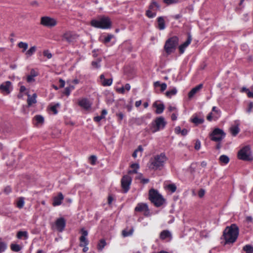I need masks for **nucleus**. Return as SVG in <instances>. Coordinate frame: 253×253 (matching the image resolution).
I'll return each mask as SVG.
<instances>
[{"label": "nucleus", "instance_id": "f257e3e1", "mask_svg": "<svg viewBox=\"0 0 253 253\" xmlns=\"http://www.w3.org/2000/svg\"><path fill=\"white\" fill-rule=\"evenodd\" d=\"M239 229L235 224L227 226L224 230L222 237L225 240L224 244H233L236 242L239 236Z\"/></svg>", "mask_w": 253, "mask_h": 253}, {"label": "nucleus", "instance_id": "f03ea898", "mask_svg": "<svg viewBox=\"0 0 253 253\" xmlns=\"http://www.w3.org/2000/svg\"><path fill=\"white\" fill-rule=\"evenodd\" d=\"M167 158L164 153L156 155L150 160V166L149 168L152 169H161Z\"/></svg>", "mask_w": 253, "mask_h": 253}, {"label": "nucleus", "instance_id": "7ed1b4c3", "mask_svg": "<svg viewBox=\"0 0 253 253\" xmlns=\"http://www.w3.org/2000/svg\"><path fill=\"white\" fill-rule=\"evenodd\" d=\"M90 25L97 28L109 29L111 27V22L108 17H102L97 20L93 19L91 21Z\"/></svg>", "mask_w": 253, "mask_h": 253}, {"label": "nucleus", "instance_id": "20e7f679", "mask_svg": "<svg viewBox=\"0 0 253 253\" xmlns=\"http://www.w3.org/2000/svg\"><path fill=\"white\" fill-rule=\"evenodd\" d=\"M149 199L157 207L161 206L165 202V199L158 191L151 189L149 192Z\"/></svg>", "mask_w": 253, "mask_h": 253}, {"label": "nucleus", "instance_id": "39448f33", "mask_svg": "<svg viewBox=\"0 0 253 253\" xmlns=\"http://www.w3.org/2000/svg\"><path fill=\"white\" fill-rule=\"evenodd\" d=\"M178 44V38L176 36H173L168 39L165 43L164 49L168 54L173 52Z\"/></svg>", "mask_w": 253, "mask_h": 253}, {"label": "nucleus", "instance_id": "423d86ee", "mask_svg": "<svg viewBox=\"0 0 253 253\" xmlns=\"http://www.w3.org/2000/svg\"><path fill=\"white\" fill-rule=\"evenodd\" d=\"M238 158L239 159L245 161H253V157L250 146L247 145L243 147L238 153Z\"/></svg>", "mask_w": 253, "mask_h": 253}, {"label": "nucleus", "instance_id": "0eeeda50", "mask_svg": "<svg viewBox=\"0 0 253 253\" xmlns=\"http://www.w3.org/2000/svg\"><path fill=\"white\" fill-rule=\"evenodd\" d=\"M166 122L165 121V119L163 117H159L156 118L154 122L151 124V131L154 133L161 129H163L165 127L166 125Z\"/></svg>", "mask_w": 253, "mask_h": 253}, {"label": "nucleus", "instance_id": "6e6552de", "mask_svg": "<svg viewBox=\"0 0 253 253\" xmlns=\"http://www.w3.org/2000/svg\"><path fill=\"white\" fill-rule=\"evenodd\" d=\"M225 136V133L219 128H215L211 133L210 134V137L211 140L215 142L221 141Z\"/></svg>", "mask_w": 253, "mask_h": 253}, {"label": "nucleus", "instance_id": "1a4fd4ad", "mask_svg": "<svg viewBox=\"0 0 253 253\" xmlns=\"http://www.w3.org/2000/svg\"><path fill=\"white\" fill-rule=\"evenodd\" d=\"M40 23L41 25L47 27H53L57 24V21L53 18L48 16H43L41 18Z\"/></svg>", "mask_w": 253, "mask_h": 253}, {"label": "nucleus", "instance_id": "9d476101", "mask_svg": "<svg viewBox=\"0 0 253 253\" xmlns=\"http://www.w3.org/2000/svg\"><path fill=\"white\" fill-rule=\"evenodd\" d=\"M131 178L128 175H124L121 179V186L124 193H126L130 188Z\"/></svg>", "mask_w": 253, "mask_h": 253}, {"label": "nucleus", "instance_id": "9b49d317", "mask_svg": "<svg viewBox=\"0 0 253 253\" xmlns=\"http://www.w3.org/2000/svg\"><path fill=\"white\" fill-rule=\"evenodd\" d=\"M79 36L71 31H67L62 35L63 40H66L69 43H73L76 41Z\"/></svg>", "mask_w": 253, "mask_h": 253}, {"label": "nucleus", "instance_id": "f8f14e48", "mask_svg": "<svg viewBox=\"0 0 253 253\" xmlns=\"http://www.w3.org/2000/svg\"><path fill=\"white\" fill-rule=\"evenodd\" d=\"M11 83L10 81H6L0 85V90L5 94H8L11 91Z\"/></svg>", "mask_w": 253, "mask_h": 253}, {"label": "nucleus", "instance_id": "ddd939ff", "mask_svg": "<svg viewBox=\"0 0 253 253\" xmlns=\"http://www.w3.org/2000/svg\"><path fill=\"white\" fill-rule=\"evenodd\" d=\"M55 225L59 232H62L64 229L66 225V221L63 217L57 219L55 222Z\"/></svg>", "mask_w": 253, "mask_h": 253}, {"label": "nucleus", "instance_id": "4468645a", "mask_svg": "<svg viewBox=\"0 0 253 253\" xmlns=\"http://www.w3.org/2000/svg\"><path fill=\"white\" fill-rule=\"evenodd\" d=\"M64 196L62 193H58L57 196L54 197L53 198L52 205L55 207L61 205Z\"/></svg>", "mask_w": 253, "mask_h": 253}, {"label": "nucleus", "instance_id": "2eb2a0df", "mask_svg": "<svg viewBox=\"0 0 253 253\" xmlns=\"http://www.w3.org/2000/svg\"><path fill=\"white\" fill-rule=\"evenodd\" d=\"M160 238L162 240L168 239V241H170L172 239V235L169 230H165L161 232Z\"/></svg>", "mask_w": 253, "mask_h": 253}, {"label": "nucleus", "instance_id": "dca6fc26", "mask_svg": "<svg viewBox=\"0 0 253 253\" xmlns=\"http://www.w3.org/2000/svg\"><path fill=\"white\" fill-rule=\"evenodd\" d=\"M191 36L190 34H188L186 41L179 46V52L181 54L184 52L185 48L191 43Z\"/></svg>", "mask_w": 253, "mask_h": 253}, {"label": "nucleus", "instance_id": "f3484780", "mask_svg": "<svg viewBox=\"0 0 253 253\" xmlns=\"http://www.w3.org/2000/svg\"><path fill=\"white\" fill-rule=\"evenodd\" d=\"M203 87V84H201L193 88L188 93V97L189 99L192 98L194 95L197 93Z\"/></svg>", "mask_w": 253, "mask_h": 253}, {"label": "nucleus", "instance_id": "a211bd4d", "mask_svg": "<svg viewBox=\"0 0 253 253\" xmlns=\"http://www.w3.org/2000/svg\"><path fill=\"white\" fill-rule=\"evenodd\" d=\"M39 75V73L36 72L34 69H31L30 74L27 77V82L28 83H32L35 81L34 77Z\"/></svg>", "mask_w": 253, "mask_h": 253}, {"label": "nucleus", "instance_id": "6ab92c4d", "mask_svg": "<svg viewBox=\"0 0 253 253\" xmlns=\"http://www.w3.org/2000/svg\"><path fill=\"white\" fill-rule=\"evenodd\" d=\"M135 211L141 212L143 211H148V208L146 204L140 203L138 204L135 208Z\"/></svg>", "mask_w": 253, "mask_h": 253}, {"label": "nucleus", "instance_id": "aec40b11", "mask_svg": "<svg viewBox=\"0 0 253 253\" xmlns=\"http://www.w3.org/2000/svg\"><path fill=\"white\" fill-rule=\"evenodd\" d=\"M153 107L156 108V110L155 111L156 113L157 114H161L165 109V106L164 104L161 103L158 104L157 102H155L153 104Z\"/></svg>", "mask_w": 253, "mask_h": 253}, {"label": "nucleus", "instance_id": "412c9836", "mask_svg": "<svg viewBox=\"0 0 253 253\" xmlns=\"http://www.w3.org/2000/svg\"><path fill=\"white\" fill-rule=\"evenodd\" d=\"M37 94L34 93L32 96L30 94H28L27 103L28 106H31L33 104L37 102L36 100Z\"/></svg>", "mask_w": 253, "mask_h": 253}, {"label": "nucleus", "instance_id": "4be33fe9", "mask_svg": "<svg viewBox=\"0 0 253 253\" xmlns=\"http://www.w3.org/2000/svg\"><path fill=\"white\" fill-rule=\"evenodd\" d=\"M79 104L83 108L87 109L90 107V104L86 99H83L79 101Z\"/></svg>", "mask_w": 253, "mask_h": 253}, {"label": "nucleus", "instance_id": "5701e85b", "mask_svg": "<svg viewBox=\"0 0 253 253\" xmlns=\"http://www.w3.org/2000/svg\"><path fill=\"white\" fill-rule=\"evenodd\" d=\"M158 28L162 30L165 28V22L163 17H159L157 19Z\"/></svg>", "mask_w": 253, "mask_h": 253}, {"label": "nucleus", "instance_id": "b1692460", "mask_svg": "<svg viewBox=\"0 0 253 253\" xmlns=\"http://www.w3.org/2000/svg\"><path fill=\"white\" fill-rule=\"evenodd\" d=\"M239 128L238 126H233L230 128V131L232 135L235 136L239 132Z\"/></svg>", "mask_w": 253, "mask_h": 253}, {"label": "nucleus", "instance_id": "393cba45", "mask_svg": "<svg viewBox=\"0 0 253 253\" xmlns=\"http://www.w3.org/2000/svg\"><path fill=\"white\" fill-rule=\"evenodd\" d=\"M130 167L132 169H134L133 170H130L128 171V174L137 173V169H139V166L138 164L134 163L131 165Z\"/></svg>", "mask_w": 253, "mask_h": 253}, {"label": "nucleus", "instance_id": "a878e982", "mask_svg": "<svg viewBox=\"0 0 253 253\" xmlns=\"http://www.w3.org/2000/svg\"><path fill=\"white\" fill-rule=\"evenodd\" d=\"M160 8V5L156 1L153 0L149 6V9L151 10H156Z\"/></svg>", "mask_w": 253, "mask_h": 253}, {"label": "nucleus", "instance_id": "bb28decb", "mask_svg": "<svg viewBox=\"0 0 253 253\" xmlns=\"http://www.w3.org/2000/svg\"><path fill=\"white\" fill-rule=\"evenodd\" d=\"M18 47L22 49V52H24L28 48V44L26 42H20L18 43Z\"/></svg>", "mask_w": 253, "mask_h": 253}, {"label": "nucleus", "instance_id": "cd10ccee", "mask_svg": "<svg viewBox=\"0 0 253 253\" xmlns=\"http://www.w3.org/2000/svg\"><path fill=\"white\" fill-rule=\"evenodd\" d=\"M191 122L196 125H198L203 123L204 120V119H199L197 117H195L191 120Z\"/></svg>", "mask_w": 253, "mask_h": 253}, {"label": "nucleus", "instance_id": "c85d7f7f", "mask_svg": "<svg viewBox=\"0 0 253 253\" xmlns=\"http://www.w3.org/2000/svg\"><path fill=\"white\" fill-rule=\"evenodd\" d=\"M177 93V89L176 88H173L172 89L167 91L166 92V95L170 98L172 95H175Z\"/></svg>", "mask_w": 253, "mask_h": 253}, {"label": "nucleus", "instance_id": "c756f323", "mask_svg": "<svg viewBox=\"0 0 253 253\" xmlns=\"http://www.w3.org/2000/svg\"><path fill=\"white\" fill-rule=\"evenodd\" d=\"M37 47L36 46H32L26 52V55L27 57L32 56L33 53L36 51Z\"/></svg>", "mask_w": 253, "mask_h": 253}, {"label": "nucleus", "instance_id": "7c9ffc66", "mask_svg": "<svg viewBox=\"0 0 253 253\" xmlns=\"http://www.w3.org/2000/svg\"><path fill=\"white\" fill-rule=\"evenodd\" d=\"M10 248L12 251L15 252H18L20 251L22 249L20 245L15 244H12L10 245Z\"/></svg>", "mask_w": 253, "mask_h": 253}, {"label": "nucleus", "instance_id": "2f4dec72", "mask_svg": "<svg viewBox=\"0 0 253 253\" xmlns=\"http://www.w3.org/2000/svg\"><path fill=\"white\" fill-rule=\"evenodd\" d=\"M81 247L86 246L88 244V241L86 239L85 237L81 236L80 238Z\"/></svg>", "mask_w": 253, "mask_h": 253}, {"label": "nucleus", "instance_id": "473e14b6", "mask_svg": "<svg viewBox=\"0 0 253 253\" xmlns=\"http://www.w3.org/2000/svg\"><path fill=\"white\" fill-rule=\"evenodd\" d=\"M106 245V243L105 240L104 239H101L97 245L98 250L99 251H102Z\"/></svg>", "mask_w": 253, "mask_h": 253}, {"label": "nucleus", "instance_id": "72a5a7b5", "mask_svg": "<svg viewBox=\"0 0 253 253\" xmlns=\"http://www.w3.org/2000/svg\"><path fill=\"white\" fill-rule=\"evenodd\" d=\"M219 161L221 163L227 164L229 161V158L228 156L223 155L219 157Z\"/></svg>", "mask_w": 253, "mask_h": 253}, {"label": "nucleus", "instance_id": "f704fd0d", "mask_svg": "<svg viewBox=\"0 0 253 253\" xmlns=\"http://www.w3.org/2000/svg\"><path fill=\"white\" fill-rule=\"evenodd\" d=\"M243 250L246 253H253V247L250 245H247L243 247Z\"/></svg>", "mask_w": 253, "mask_h": 253}, {"label": "nucleus", "instance_id": "c9c22d12", "mask_svg": "<svg viewBox=\"0 0 253 253\" xmlns=\"http://www.w3.org/2000/svg\"><path fill=\"white\" fill-rule=\"evenodd\" d=\"M24 237L25 239L28 238V233L26 231H19L17 233V237L18 239H21Z\"/></svg>", "mask_w": 253, "mask_h": 253}, {"label": "nucleus", "instance_id": "e433bc0d", "mask_svg": "<svg viewBox=\"0 0 253 253\" xmlns=\"http://www.w3.org/2000/svg\"><path fill=\"white\" fill-rule=\"evenodd\" d=\"M24 204V198L23 197H20L18 199V200L17 202V207L21 209L23 208Z\"/></svg>", "mask_w": 253, "mask_h": 253}, {"label": "nucleus", "instance_id": "4c0bfd02", "mask_svg": "<svg viewBox=\"0 0 253 253\" xmlns=\"http://www.w3.org/2000/svg\"><path fill=\"white\" fill-rule=\"evenodd\" d=\"M112 83V79H104L102 81H101V84L103 86H109Z\"/></svg>", "mask_w": 253, "mask_h": 253}, {"label": "nucleus", "instance_id": "58836bf2", "mask_svg": "<svg viewBox=\"0 0 253 253\" xmlns=\"http://www.w3.org/2000/svg\"><path fill=\"white\" fill-rule=\"evenodd\" d=\"M101 61V58H98L96 61H92L91 63L92 66L95 68H98L100 67L99 63Z\"/></svg>", "mask_w": 253, "mask_h": 253}, {"label": "nucleus", "instance_id": "ea45409f", "mask_svg": "<svg viewBox=\"0 0 253 253\" xmlns=\"http://www.w3.org/2000/svg\"><path fill=\"white\" fill-rule=\"evenodd\" d=\"M35 119L38 124H43L44 122V118L41 115H37L35 117Z\"/></svg>", "mask_w": 253, "mask_h": 253}, {"label": "nucleus", "instance_id": "a19ab883", "mask_svg": "<svg viewBox=\"0 0 253 253\" xmlns=\"http://www.w3.org/2000/svg\"><path fill=\"white\" fill-rule=\"evenodd\" d=\"M146 15L148 17L152 18L156 16V12H152L151 10L148 9L146 12Z\"/></svg>", "mask_w": 253, "mask_h": 253}, {"label": "nucleus", "instance_id": "79ce46f5", "mask_svg": "<svg viewBox=\"0 0 253 253\" xmlns=\"http://www.w3.org/2000/svg\"><path fill=\"white\" fill-rule=\"evenodd\" d=\"M114 37V36L112 34H109L104 40V43H107L110 42L111 40Z\"/></svg>", "mask_w": 253, "mask_h": 253}, {"label": "nucleus", "instance_id": "37998d69", "mask_svg": "<svg viewBox=\"0 0 253 253\" xmlns=\"http://www.w3.org/2000/svg\"><path fill=\"white\" fill-rule=\"evenodd\" d=\"M133 232V229H130L128 232L126 231V230H124L122 231V235L124 237H127L129 235H131Z\"/></svg>", "mask_w": 253, "mask_h": 253}, {"label": "nucleus", "instance_id": "c03bdc74", "mask_svg": "<svg viewBox=\"0 0 253 253\" xmlns=\"http://www.w3.org/2000/svg\"><path fill=\"white\" fill-rule=\"evenodd\" d=\"M168 188L171 191V192H174L176 190V187L174 184H170L168 185Z\"/></svg>", "mask_w": 253, "mask_h": 253}, {"label": "nucleus", "instance_id": "a18cd8bd", "mask_svg": "<svg viewBox=\"0 0 253 253\" xmlns=\"http://www.w3.org/2000/svg\"><path fill=\"white\" fill-rule=\"evenodd\" d=\"M6 248V244L2 242H0V253L5 251Z\"/></svg>", "mask_w": 253, "mask_h": 253}, {"label": "nucleus", "instance_id": "49530a36", "mask_svg": "<svg viewBox=\"0 0 253 253\" xmlns=\"http://www.w3.org/2000/svg\"><path fill=\"white\" fill-rule=\"evenodd\" d=\"M59 106V104L57 103L55 105L52 106L50 108L51 111H52L53 112L54 114H56L58 112L57 110L56 109L57 107Z\"/></svg>", "mask_w": 253, "mask_h": 253}, {"label": "nucleus", "instance_id": "de8ad7c7", "mask_svg": "<svg viewBox=\"0 0 253 253\" xmlns=\"http://www.w3.org/2000/svg\"><path fill=\"white\" fill-rule=\"evenodd\" d=\"M89 160L90 161V163L91 165H94L96 161V157L94 155H92L89 157Z\"/></svg>", "mask_w": 253, "mask_h": 253}, {"label": "nucleus", "instance_id": "09e8293b", "mask_svg": "<svg viewBox=\"0 0 253 253\" xmlns=\"http://www.w3.org/2000/svg\"><path fill=\"white\" fill-rule=\"evenodd\" d=\"M205 194V191L203 189H201L198 192V196L200 198H202Z\"/></svg>", "mask_w": 253, "mask_h": 253}, {"label": "nucleus", "instance_id": "8fccbe9b", "mask_svg": "<svg viewBox=\"0 0 253 253\" xmlns=\"http://www.w3.org/2000/svg\"><path fill=\"white\" fill-rule=\"evenodd\" d=\"M164 2L167 4H170L172 3L177 2L176 0H163Z\"/></svg>", "mask_w": 253, "mask_h": 253}, {"label": "nucleus", "instance_id": "3c124183", "mask_svg": "<svg viewBox=\"0 0 253 253\" xmlns=\"http://www.w3.org/2000/svg\"><path fill=\"white\" fill-rule=\"evenodd\" d=\"M104 118H105L104 116H103L101 115L96 116L94 118V121L95 122H99V121H100L101 120L104 119Z\"/></svg>", "mask_w": 253, "mask_h": 253}, {"label": "nucleus", "instance_id": "603ef678", "mask_svg": "<svg viewBox=\"0 0 253 253\" xmlns=\"http://www.w3.org/2000/svg\"><path fill=\"white\" fill-rule=\"evenodd\" d=\"M201 142L199 140H197L195 143V149L196 150H199L200 148Z\"/></svg>", "mask_w": 253, "mask_h": 253}, {"label": "nucleus", "instance_id": "864d4df0", "mask_svg": "<svg viewBox=\"0 0 253 253\" xmlns=\"http://www.w3.org/2000/svg\"><path fill=\"white\" fill-rule=\"evenodd\" d=\"M43 55L46 56L48 59H50L52 57V54L49 53L48 51H44L43 52Z\"/></svg>", "mask_w": 253, "mask_h": 253}, {"label": "nucleus", "instance_id": "5fc2aeb1", "mask_svg": "<svg viewBox=\"0 0 253 253\" xmlns=\"http://www.w3.org/2000/svg\"><path fill=\"white\" fill-rule=\"evenodd\" d=\"M70 91H71L70 88H68V87H67L65 89V91L64 92V93L66 95L69 96L70 95Z\"/></svg>", "mask_w": 253, "mask_h": 253}, {"label": "nucleus", "instance_id": "6e6d98bb", "mask_svg": "<svg viewBox=\"0 0 253 253\" xmlns=\"http://www.w3.org/2000/svg\"><path fill=\"white\" fill-rule=\"evenodd\" d=\"M253 108V103L250 102L249 104L248 108L247 109V112L250 113L252 111V109Z\"/></svg>", "mask_w": 253, "mask_h": 253}, {"label": "nucleus", "instance_id": "4d7b16f0", "mask_svg": "<svg viewBox=\"0 0 253 253\" xmlns=\"http://www.w3.org/2000/svg\"><path fill=\"white\" fill-rule=\"evenodd\" d=\"M11 191V188L9 186H6L4 189V192L6 194L9 193Z\"/></svg>", "mask_w": 253, "mask_h": 253}, {"label": "nucleus", "instance_id": "13d9d810", "mask_svg": "<svg viewBox=\"0 0 253 253\" xmlns=\"http://www.w3.org/2000/svg\"><path fill=\"white\" fill-rule=\"evenodd\" d=\"M167 88V84L165 83H163L161 85V91L162 92L164 91Z\"/></svg>", "mask_w": 253, "mask_h": 253}, {"label": "nucleus", "instance_id": "bf43d9fd", "mask_svg": "<svg viewBox=\"0 0 253 253\" xmlns=\"http://www.w3.org/2000/svg\"><path fill=\"white\" fill-rule=\"evenodd\" d=\"M59 82L60 83L59 87L60 88L63 87L65 85V81L63 80H62V79H60Z\"/></svg>", "mask_w": 253, "mask_h": 253}, {"label": "nucleus", "instance_id": "052dcab7", "mask_svg": "<svg viewBox=\"0 0 253 253\" xmlns=\"http://www.w3.org/2000/svg\"><path fill=\"white\" fill-rule=\"evenodd\" d=\"M125 88L124 87H122L119 88L117 89V91L119 93H121L122 94H124L125 93Z\"/></svg>", "mask_w": 253, "mask_h": 253}, {"label": "nucleus", "instance_id": "680f3d73", "mask_svg": "<svg viewBox=\"0 0 253 253\" xmlns=\"http://www.w3.org/2000/svg\"><path fill=\"white\" fill-rule=\"evenodd\" d=\"M188 133L187 129L184 128L182 130H181L180 133L182 136H185Z\"/></svg>", "mask_w": 253, "mask_h": 253}, {"label": "nucleus", "instance_id": "e2e57ef3", "mask_svg": "<svg viewBox=\"0 0 253 253\" xmlns=\"http://www.w3.org/2000/svg\"><path fill=\"white\" fill-rule=\"evenodd\" d=\"M30 5L32 6H38L39 5L38 2L36 0L32 1L30 2Z\"/></svg>", "mask_w": 253, "mask_h": 253}, {"label": "nucleus", "instance_id": "0e129e2a", "mask_svg": "<svg viewBox=\"0 0 253 253\" xmlns=\"http://www.w3.org/2000/svg\"><path fill=\"white\" fill-rule=\"evenodd\" d=\"M113 200V198L111 195H109L108 197V203L109 205H111Z\"/></svg>", "mask_w": 253, "mask_h": 253}, {"label": "nucleus", "instance_id": "69168bd1", "mask_svg": "<svg viewBox=\"0 0 253 253\" xmlns=\"http://www.w3.org/2000/svg\"><path fill=\"white\" fill-rule=\"evenodd\" d=\"M181 128L180 126H176L175 128V132L176 134H179L181 132Z\"/></svg>", "mask_w": 253, "mask_h": 253}, {"label": "nucleus", "instance_id": "338daca9", "mask_svg": "<svg viewBox=\"0 0 253 253\" xmlns=\"http://www.w3.org/2000/svg\"><path fill=\"white\" fill-rule=\"evenodd\" d=\"M212 113L211 112L208 115L207 119L208 121H211L212 120Z\"/></svg>", "mask_w": 253, "mask_h": 253}, {"label": "nucleus", "instance_id": "774afa93", "mask_svg": "<svg viewBox=\"0 0 253 253\" xmlns=\"http://www.w3.org/2000/svg\"><path fill=\"white\" fill-rule=\"evenodd\" d=\"M82 235L81 236L85 237L87 235L88 232L86 230H84L83 228L82 229Z\"/></svg>", "mask_w": 253, "mask_h": 253}]
</instances>
